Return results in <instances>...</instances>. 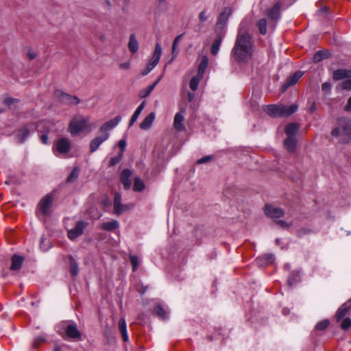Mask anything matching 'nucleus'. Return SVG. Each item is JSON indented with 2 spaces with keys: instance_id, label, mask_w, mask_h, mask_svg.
<instances>
[{
  "instance_id": "f257e3e1",
  "label": "nucleus",
  "mask_w": 351,
  "mask_h": 351,
  "mask_svg": "<svg viewBox=\"0 0 351 351\" xmlns=\"http://www.w3.org/2000/svg\"><path fill=\"white\" fill-rule=\"evenodd\" d=\"M249 23L247 20L241 22L232 56L238 62H247L254 53V45L252 36L247 32Z\"/></svg>"
},
{
  "instance_id": "f03ea898",
  "label": "nucleus",
  "mask_w": 351,
  "mask_h": 351,
  "mask_svg": "<svg viewBox=\"0 0 351 351\" xmlns=\"http://www.w3.org/2000/svg\"><path fill=\"white\" fill-rule=\"evenodd\" d=\"M298 108L297 104H291L290 106L273 104L265 106L263 110L269 117L276 118L289 117L295 113Z\"/></svg>"
},
{
  "instance_id": "7ed1b4c3",
  "label": "nucleus",
  "mask_w": 351,
  "mask_h": 351,
  "mask_svg": "<svg viewBox=\"0 0 351 351\" xmlns=\"http://www.w3.org/2000/svg\"><path fill=\"white\" fill-rule=\"evenodd\" d=\"M97 126V123L92 121L89 117H85L82 114L74 116L69 125L70 132L95 130Z\"/></svg>"
},
{
  "instance_id": "20e7f679",
  "label": "nucleus",
  "mask_w": 351,
  "mask_h": 351,
  "mask_svg": "<svg viewBox=\"0 0 351 351\" xmlns=\"http://www.w3.org/2000/svg\"><path fill=\"white\" fill-rule=\"evenodd\" d=\"M265 213L269 217L274 219L276 223L282 228H288L291 224V223H287L284 220H277L284 215L283 210L280 208L267 204L265 207Z\"/></svg>"
},
{
  "instance_id": "39448f33",
  "label": "nucleus",
  "mask_w": 351,
  "mask_h": 351,
  "mask_svg": "<svg viewBox=\"0 0 351 351\" xmlns=\"http://www.w3.org/2000/svg\"><path fill=\"white\" fill-rule=\"evenodd\" d=\"M56 122L53 121L43 120L38 123H32L26 126L23 132H50L56 129Z\"/></svg>"
},
{
  "instance_id": "423d86ee",
  "label": "nucleus",
  "mask_w": 351,
  "mask_h": 351,
  "mask_svg": "<svg viewBox=\"0 0 351 351\" xmlns=\"http://www.w3.org/2000/svg\"><path fill=\"white\" fill-rule=\"evenodd\" d=\"M53 200V196L50 194L45 195L40 199L36 211V215L39 218L45 217L50 213Z\"/></svg>"
},
{
  "instance_id": "0eeeda50",
  "label": "nucleus",
  "mask_w": 351,
  "mask_h": 351,
  "mask_svg": "<svg viewBox=\"0 0 351 351\" xmlns=\"http://www.w3.org/2000/svg\"><path fill=\"white\" fill-rule=\"evenodd\" d=\"M70 148V142L66 138H60L55 143L53 152L56 156H60L67 154Z\"/></svg>"
},
{
  "instance_id": "6e6552de",
  "label": "nucleus",
  "mask_w": 351,
  "mask_h": 351,
  "mask_svg": "<svg viewBox=\"0 0 351 351\" xmlns=\"http://www.w3.org/2000/svg\"><path fill=\"white\" fill-rule=\"evenodd\" d=\"M162 54V47L160 43H156L152 58L146 65V67L152 71L158 64Z\"/></svg>"
},
{
  "instance_id": "1a4fd4ad",
  "label": "nucleus",
  "mask_w": 351,
  "mask_h": 351,
  "mask_svg": "<svg viewBox=\"0 0 351 351\" xmlns=\"http://www.w3.org/2000/svg\"><path fill=\"white\" fill-rule=\"evenodd\" d=\"M55 97L62 103L76 105L80 103V99L75 97L68 95L60 90L55 92Z\"/></svg>"
},
{
  "instance_id": "9d476101",
  "label": "nucleus",
  "mask_w": 351,
  "mask_h": 351,
  "mask_svg": "<svg viewBox=\"0 0 351 351\" xmlns=\"http://www.w3.org/2000/svg\"><path fill=\"white\" fill-rule=\"evenodd\" d=\"M87 223L80 221H78L75 228L68 231V237L71 240H74L77 237H80L83 234L84 228L86 227Z\"/></svg>"
},
{
  "instance_id": "9b49d317",
  "label": "nucleus",
  "mask_w": 351,
  "mask_h": 351,
  "mask_svg": "<svg viewBox=\"0 0 351 351\" xmlns=\"http://www.w3.org/2000/svg\"><path fill=\"white\" fill-rule=\"evenodd\" d=\"M232 13V10L230 7H226L223 10L222 12L220 14L219 16L217 23V29H223L226 27L228 20L231 16Z\"/></svg>"
},
{
  "instance_id": "f8f14e48",
  "label": "nucleus",
  "mask_w": 351,
  "mask_h": 351,
  "mask_svg": "<svg viewBox=\"0 0 351 351\" xmlns=\"http://www.w3.org/2000/svg\"><path fill=\"white\" fill-rule=\"evenodd\" d=\"M280 3L277 2L271 9H269L267 12V14L272 21L271 25L274 28L277 21L280 19Z\"/></svg>"
},
{
  "instance_id": "ddd939ff",
  "label": "nucleus",
  "mask_w": 351,
  "mask_h": 351,
  "mask_svg": "<svg viewBox=\"0 0 351 351\" xmlns=\"http://www.w3.org/2000/svg\"><path fill=\"white\" fill-rule=\"evenodd\" d=\"M298 141L295 133H289L285 140L284 145L286 149L290 152H294L298 147Z\"/></svg>"
},
{
  "instance_id": "4468645a",
  "label": "nucleus",
  "mask_w": 351,
  "mask_h": 351,
  "mask_svg": "<svg viewBox=\"0 0 351 351\" xmlns=\"http://www.w3.org/2000/svg\"><path fill=\"white\" fill-rule=\"evenodd\" d=\"M121 120V116L117 115L113 119L106 121L101 127V132H108L114 129L120 123Z\"/></svg>"
},
{
  "instance_id": "2eb2a0df",
  "label": "nucleus",
  "mask_w": 351,
  "mask_h": 351,
  "mask_svg": "<svg viewBox=\"0 0 351 351\" xmlns=\"http://www.w3.org/2000/svg\"><path fill=\"white\" fill-rule=\"evenodd\" d=\"M108 138V133H102L100 136L93 138L90 143V152H95L100 145Z\"/></svg>"
},
{
  "instance_id": "dca6fc26",
  "label": "nucleus",
  "mask_w": 351,
  "mask_h": 351,
  "mask_svg": "<svg viewBox=\"0 0 351 351\" xmlns=\"http://www.w3.org/2000/svg\"><path fill=\"white\" fill-rule=\"evenodd\" d=\"M335 143H348L351 140V133H331Z\"/></svg>"
},
{
  "instance_id": "f3484780",
  "label": "nucleus",
  "mask_w": 351,
  "mask_h": 351,
  "mask_svg": "<svg viewBox=\"0 0 351 351\" xmlns=\"http://www.w3.org/2000/svg\"><path fill=\"white\" fill-rule=\"evenodd\" d=\"M302 73L298 71L295 73L292 76L288 77L285 83L282 86V91H285L289 87L295 84L302 77Z\"/></svg>"
},
{
  "instance_id": "a211bd4d",
  "label": "nucleus",
  "mask_w": 351,
  "mask_h": 351,
  "mask_svg": "<svg viewBox=\"0 0 351 351\" xmlns=\"http://www.w3.org/2000/svg\"><path fill=\"white\" fill-rule=\"evenodd\" d=\"M155 117V113L154 112H150L140 124V128L143 130H149L151 128Z\"/></svg>"
},
{
  "instance_id": "6ab92c4d",
  "label": "nucleus",
  "mask_w": 351,
  "mask_h": 351,
  "mask_svg": "<svg viewBox=\"0 0 351 351\" xmlns=\"http://www.w3.org/2000/svg\"><path fill=\"white\" fill-rule=\"evenodd\" d=\"M351 308V300L345 302L337 311L336 317L337 320L343 318Z\"/></svg>"
},
{
  "instance_id": "aec40b11",
  "label": "nucleus",
  "mask_w": 351,
  "mask_h": 351,
  "mask_svg": "<svg viewBox=\"0 0 351 351\" xmlns=\"http://www.w3.org/2000/svg\"><path fill=\"white\" fill-rule=\"evenodd\" d=\"M65 332L70 338H80L81 335L75 324L67 325L65 328Z\"/></svg>"
},
{
  "instance_id": "412c9836",
  "label": "nucleus",
  "mask_w": 351,
  "mask_h": 351,
  "mask_svg": "<svg viewBox=\"0 0 351 351\" xmlns=\"http://www.w3.org/2000/svg\"><path fill=\"white\" fill-rule=\"evenodd\" d=\"M132 175V171L129 169H124L121 174V181L125 189H129L131 186V182L130 177Z\"/></svg>"
},
{
  "instance_id": "4be33fe9",
  "label": "nucleus",
  "mask_w": 351,
  "mask_h": 351,
  "mask_svg": "<svg viewBox=\"0 0 351 351\" xmlns=\"http://www.w3.org/2000/svg\"><path fill=\"white\" fill-rule=\"evenodd\" d=\"M123 204H121V195L119 193H116L114 199V210L117 215L123 213Z\"/></svg>"
},
{
  "instance_id": "5701e85b",
  "label": "nucleus",
  "mask_w": 351,
  "mask_h": 351,
  "mask_svg": "<svg viewBox=\"0 0 351 351\" xmlns=\"http://www.w3.org/2000/svg\"><path fill=\"white\" fill-rule=\"evenodd\" d=\"M347 77H351V70L337 69L333 72V79L335 80H340Z\"/></svg>"
},
{
  "instance_id": "b1692460",
  "label": "nucleus",
  "mask_w": 351,
  "mask_h": 351,
  "mask_svg": "<svg viewBox=\"0 0 351 351\" xmlns=\"http://www.w3.org/2000/svg\"><path fill=\"white\" fill-rule=\"evenodd\" d=\"M274 261V256L271 254H267L256 259V264L261 267H263L268 263H271Z\"/></svg>"
},
{
  "instance_id": "393cba45",
  "label": "nucleus",
  "mask_w": 351,
  "mask_h": 351,
  "mask_svg": "<svg viewBox=\"0 0 351 351\" xmlns=\"http://www.w3.org/2000/svg\"><path fill=\"white\" fill-rule=\"evenodd\" d=\"M128 46L132 53H136L138 51L139 45L134 34H130Z\"/></svg>"
},
{
  "instance_id": "a878e982",
  "label": "nucleus",
  "mask_w": 351,
  "mask_h": 351,
  "mask_svg": "<svg viewBox=\"0 0 351 351\" xmlns=\"http://www.w3.org/2000/svg\"><path fill=\"white\" fill-rule=\"evenodd\" d=\"M154 313L162 319H167L168 318V311L160 304L155 305Z\"/></svg>"
},
{
  "instance_id": "bb28decb",
  "label": "nucleus",
  "mask_w": 351,
  "mask_h": 351,
  "mask_svg": "<svg viewBox=\"0 0 351 351\" xmlns=\"http://www.w3.org/2000/svg\"><path fill=\"white\" fill-rule=\"evenodd\" d=\"M118 327L120 332L122 335L123 340L126 342L129 340V337L127 332L126 322L124 318H121L119 321Z\"/></svg>"
},
{
  "instance_id": "cd10ccee",
  "label": "nucleus",
  "mask_w": 351,
  "mask_h": 351,
  "mask_svg": "<svg viewBox=\"0 0 351 351\" xmlns=\"http://www.w3.org/2000/svg\"><path fill=\"white\" fill-rule=\"evenodd\" d=\"M23 258L22 256L14 255L12 258V265L10 267L11 270L17 271L19 270L22 266Z\"/></svg>"
},
{
  "instance_id": "c85d7f7f",
  "label": "nucleus",
  "mask_w": 351,
  "mask_h": 351,
  "mask_svg": "<svg viewBox=\"0 0 351 351\" xmlns=\"http://www.w3.org/2000/svg\"><path fill=\"white\" fill-rule=\"evenodd\" d=\"M119 226L118 221L112 219L110 221L104 222L101 223V227L103 230L107 231H113L116 230Z\"/></svg>"
},
{
  "instance_id": "c756f323",
  "label": "nucleus",
  "mask_w": 351,
  "mask_h": 351,
  "mask_svg": "<svg viewBox=\"0 0 351 351\" xmlns=\"http://www.w3.org/2000/svg\"><path fill=\"white\" fill-rule=\"evenodd\" d=\"M146 105L145 101H143L136 109L134 114H132L130 121V125H132L138 119L140 114H141L143 110L144 109L145 106Z\"/></svg>"
},
{
  "instance_id": "7c9ffc66",
  "label": "nucleus",
  "mask_w": 351,
  "mask_h": 351,
  "mask_svg": "<svg viewBox=\"0 0 351 351\" xmlns=\"http://www.w3.org/2000/svg\"><path fill=\"white\" fill-rule=\"evenodd\" d=\"M69 261L70 273L73 276H76L79 272L78 265L73 257L71 256L69 257Z\"/></svg>"
},
{
  "instance_id": "2f4dec72",
  "label": "nucleus",
  "mask_w": 351,
  "mask_h": 351,
  "mask_svg": "<svg viewBox=\"0 0 351 351\" xmlns=\"http://www.w3.org/2000/svg\"><path fill=\"white\" fill-rule=\"evenodd\" d=\"M221 42L222 36H217V37L214 40L213 43L211 46L210 51L213 55H217L218 53Z\"/></svg>"
},
{
  "instance_id": "473e14b6",
  "label": "nucleus",
  "mask_w": 351,
  "mask_h": 351,
  "mask_svg": "<svg viewBox=\"0 0 351 351\" xmlns=\"http://www.w3.org/2000/svg\"><path fill=\"white\" fill-rule=\"evenodd\" d=\"M184 121V117L182 112H178L176 114L174 117L173 125L176 130H180L182 129V122Z\"/></svg>"
},
{
  "instance_id": "72a5a7b5",
  "label": "nucleus",
  "mask_w": 351,
  "mask_h": 351,
  "mask_svg": "<svg viewBox=\"0 0 351 351\" xmlns=\"http://www.w3.org/2000/svg\"><path fill=\"white\" fill-rule=\"evenodd\" d=\"M208 58H207V56H204L202 58V60L199 65L198 71H197V74L200 77H203L205 70L208 66Z\"/></svg>"
},
{
  "instance_id": "f704fd0d",
  "label": "nucleus",
  "mask_w": 351,
  "mask_h": 351,
  "mask_svg": "<svg viewBox=\"0 0 351 351\" xmlns=\"http://www.w3.org/2000/svg\"><path fill=\"white\" fill-rule=\"evenodd\" d=\"M267 22L265 19H261L256 22V26L258 28L259 32L265 35L267 34Z\"/></svg>"
},
{
  "instance_id": "c9c22d12",
  "label": "nucleus",
  "mask_w": 351,
  "mask_h": 351,
  "mask_svg": "<svg viewBox=\"0 0 351 351\" xmlns=\"http://www.w3.org/2000/svg\"><path fill=\"white\" fill-rule=\"evenodd\" d=\"M154 89V85H149V86H147L146 88L141 89L138 92V96L141 99L145 98L151 94V93L152 92V90Z\"/></svg>"
},
{
  "instance_id": "e433bc0d",
  "label": "nucleus",
  "mask_w": 351,
  "mask_h": 351,
  "mask_svg": "<svg viewBox=\"0 0 351 351\" xmlns=\"http://www.w3.org/2000/svg\"><path fill=\"white\" fill-rule=\"evenodd\" d=\"M330 53L328 51H317L313 56V61L315 62H318L323 59L328 57Z\"/></svg>"
},
{
  "instance_id": "4c0bfd02",
  "label": "nucleus",
  "mask_w": 351,
  "mask_h": 351,
  "mask_svg": "<svg viewBox=\"0 0 351 351\" xmlns=\"http://www.w3.org/2000/svg\"><path fill=\"white\" fill-rule=\"evenodd\" d=\"M203 77H200L198 74L195 76H193L190 82H189V87L192 90H196L197 87H198V84H199V82L200 81V80Z\"/></svg>"
},
{
  "instance_id": "58836bf2",
  "label": "nucleus",
  "mask_w": 351,
  "mask_h": 351,
  "mask_svg": "<svg viewBox=\"0 0 351 351\" xmlns=\"http://www.w3.org/2000/svg\"><path fill=\"white\" fill-rule=\"evenodd\" d=\"M145 189V184L141 179L135 178L134 184V191H142Z\"/></svg>"
},
{
  "instance_id": "ea45409f",
  "label": "nucleus",
  "mask_w": 351,
  "mask_h": 351,
  "mask_svg": "<svg viewBox=\"0 0 351 351\" xmlns=\"http://www.w3.org/2000/svg\"><path fill=\"white\" fill-rule=\"evenodd\" d=\"M80 169L78 167H75L71 172L70 175L67 178V182H72L75 180L80 174Z\"/></svg>"
},
{
  "instance_id": "a19ab883",
  "label": "nucleus",
  "mask_w": 351,
  "mask_h": 351,
  "mask_svg": "<svg viewBox=\"0 0 351 351\" xmlns=\"http://www.w3.org/2000/svg\"><path fill=\"white\" fill-rule=\"evenodd\" d=\"M182 38V34L178 35L176 37L173 45H172V60L176 58L177 56V53L176 52V49L177 46L178 45L180 41Z\"/></svg>"
},
{
  "instance_id": "79ce46f5",
  "label": "nucleus",
  "mask_w": 351,
  "mask_h": 351,
  "mask_svg": "<svg viewBox=\"0 0 351 351\" xmlns=\"http://www.w3.org/2000/svg\"><path fill=\"white\" fill-rule=\"evenodd\" d=\"M300 129V125L297 123H291L285 128V132H297Z\"/></svg>"
},
{
  "instance_id": "37998d69",
  "label": "nucleus",
  "mask_w": 351,
  "mask_h": 351,
  "mask_svg": "<svg viewBox=\"0 0 351 351\" xmlns=\"http://www.w3.org/2000/svg\"><path fill=\"white\" fill-rule=\"evenodd\" d=\"M329 325V320L328 319H324L320 322H319L316 326L315 328L318 330H323L326 329Z\"/></svg>"
},
{
  "instance_id": "c03bdc74",
  "label": "nucleus",
  "mask_w": 351,
  "mask_h": 351,
  "mask_svg": "<svg viewBox=\"0 0 351 351\" xmlns=\"http://www.w3.org/2000/svg\"><path fill=\"white\" fill-rule=\"evenodd\" d=\"M4 104L8 106L9 107H11L14 106L15 104L19 102V100L14 99L12 97L6 96L3 98V101Z\"/></svg>"
},
{
  "instance_id": "a18cd8bd",
  "label": "nucleus",
  "mask_w": 351,
  "mask_h": 351,
  "mask_svg": "<svg viewBox=\"0 0 351 351\" xmlns=\"http://www.w3.org/2000/svg\"><path fill=\"white\" fill-rule=\"evenodd\" d=\"M130 261L132 265L133 271H135L138 267V259L136 256H130Z\"/></svg>"
},
{
  "instance_id": "49530a36",
  "label": "nucleus",
  "mask_w": 351,
  "mask_h": 351,
  "mask_svg": "<svg viewBox=\"0 0 351 351\" xmlns=\"http://www.w3.org/2000/svg\"><path fill=\"white\" fill-rule=\"evenodd\" d=\"M29 133H19L17 136V142L23 143L29 136Z\"/></svg>"
},
{
  "instance_id": "de8ad7c7",
  "label": "nucleus",
  "mask_w": 351,
  "mask_h": 351,
  "mask_svg": "<svg viewBox=\"0 0 351 351\" xmlns=\"http://www.w3.org/2000/svg\"><path fill=\"white\" fill-rule=\"evenodd\" d=\"M45 341V337H43V336H38L37 337H36L34 339L32 346H33L34 348H36V347H38V346L40 343L44 342Z\"/></svg>"
},
{
  "instance_id": "09e8293b",
  "label": "nucleus",
  "mask_w": 351,
  "mask_h": 351,
  "mask_svg": "<svg viewBox=\"0 0 351 351\" xmlns=\"http://www.w3.org/2000/svg\"><path fill=\"white\" fill-rule=\"evenodd\" d=\"M213 160V156H204V157L199 158L197 161V162L198 164H204V163L209 162H210Z\"/></svg>"
},
{
  "instance_id": "8fccbe9b",
  "label": "nucleus",
  "mask_w": 351,
  "mask_h": 351,
  "mask_svg": "<svg viewBox=\"0 0 351 351\" xmlns=\"http://www.w3.org/2000/svg\"><path fill=\"white\" fill-rule=\"evenodd\" d=\"M351 326V319L347 317L346 318L341 324V328L343 330H347Z\"/></svg>"
},
{
  "instance_id": "3c124183",
  "label": "nucleus",
  "mask_w": 351,
  "mask_h": 351,
  "mask_svg": "<svg viewBox=\"0 0 351 351\" xmlns=\"http://www.w3.org/2000/svg\"><path fill=\"white\" fill-rule=\"evenodd\" d=\"M331 89V84L329 82H324L322 85V90L326 93L328 94Z\"/></svg>"
},
{
  "instance_id": "603ef678",
  "label": "nucleus",
  "mask_w": 351,
  "mask_h": 351,
  "mask_svg": "<svg viewBox=\"0 0 351 351\" xmlns=\"http://www.w3.org/2000/svg\"><path fill=\"white\" fill-rule=\"evenodd\" d=\"M122 156H123L122 153H120L118 156L111 158V160L110 161V165L111 166H114V165H117V163L119 162Z\"/></svg>"
},
{
  "instance_id": "864d4df0",
  "label": "nucleus",
  "mask_w": 351,
  "mask_h": 351,
  "mask_svg": "<svg viewBox=\"0 0 351 351\" xmlns=\"http://www.w3.org/2000/svg\"><path fill=\"white\" fill-rule=\"evenodd\" d=\"M342 88L345 90H351V79L344 81L342 83Z\"/></svg>"
},
{
  "instance_id": "5fc2aeb1",
  "label": "nucleus",
  "mask_w": 351,
  "mask_h": 351,
  "mask_svg": "<svg viewBox=\"0 0 351 351\" xmlns=\"http://www.w3.org/2000/svg\"><path fill=\"white\" fill-rule=\"evenodd\" d=\"M26 56L28 59L33 60L36 57V53L32 49H29L26 53Z\"/></svg>"
},
{
  "instance_id": "6e6d98bb",
  "label": "nucleus",
  "mask_w": 351,
  "mask_h": 351,
  "mask_svg": "<svg viewBox=\"0 0 351 351\" xmlns=\"http://www.w3.org/2000/svg\"><path fill=\"white\" fill-rule=\"evenodd\" d=\"M119 146L121 149V153L123 154L126 147V141L125 139H121L119 143Z\"/></svg>"
},
{
  "instance_id": "4d7b16f0",
  "label": "nucleus",
  "mask_w": 351,
  "mask_h": 351,
  "mask_svg": "<svg viewBox=\"0 0 351 351\" xmlns=\"http://www.w3.org/2000/svg\"><path fill=\"white\" fill-rule=\"evenodd\" d=\"M119 67L122 70H128L130 68V62H125L120 64Z\"/></svg>"
},
{
  "instance_id": "13d9d810",
  "label": "nucleus",
  "mask_w": 351,
  "mask_h": 351,
  "mask_svg": "<svg viewBox=\"0 0 351 351\" xmlns=\"http://www.w3.org/2000/svg\"><path fill=\"white\" fill-rule=\"evenodd\" d=\"M40 249L43 250V251H47L49 247L50 246H45V244H44V237H43L40 239Z\"/></svg>"
},
{
  "instance_id": "bf43d9fd",
  "label": "nucleus",
  "mask_w": 351,
  "mask_h": 351,
  "mask_svg": "<svg viewBox=\"0 0 351 351\" xmlns=\"http://www.w3.org/2000/svg\"><path fill=\"white\" fill-rule=\"evenodd\" d=\"M199 19L201 22H204L207 20V16L204 11L199 13Z\"/></svg>"
},
{
  "instance_id": "052dcab7",
  "label": "nucleus",
  "mask_w": 351,
  "mask_h": 351,
  "mask_svg": "<svg viewBox=\"0 0 351 351\" xmlns=\"http://www.w3.org/2000/svg\"><path fill=\"white\" fill-rule=\"evenodd\" d=\"M344 110L348 112H351V97L348 99L347 104L344 107Z\"/></svg>"
},
{
  "instance_id": "680f3d73",
  "label": "nucleus",
  "mask_w": 351,
  "mask_h": 351,
  "mask_svg": "<svg viewBox=\"0 0 351 351\" xmlns=\"http://www.w3.org/2000/svg\"><path fill=\"white\" fill-rule=\"evenodd\" d=\"M134 206L133 204H123V213L132 209Z\"/></svg>"
},
{
  "instance_id": "e2e57ef3",
  "label": "nucleus",
  "mask_w": 351,
  "mask_h": 351,
  "mask_svg": "<svg viewBox=\"0 0 351 351\" xmlns=\"http://www.w3.org/2000/svg\"><path fill=\"white\" fill-rule=\"evenodd\" d=\"M41 141L43 144H47L48 143V136L47 134H43L40 136Z\"/></svg>"
},
{
  "instance_id": "0e129e2a",
  "label": "nucleus",
  "mask_w": 351,
  "mask_h": 351,
  "mask_svg": "<svg viewBox=\"0 0 351 351\" xmlns=\"http://www.w3.org/2000/svg\"><path fill=\"white\" fill-rule=\"evenodd\" d=\"M149 72H151L147 67H145L143 70H142L141 74L143 76L147 75Z\"/></svg>"
},
{
  "instance_id": "69168bd1",
  "label": "nucleus",
  "mask_w": 351,
  "mask_h": 351,
  "mask_svg": "<svg viewBox=\"0 0 351 351\" xmlns=\"http://www.w3.org/2000/svg\"><path fill=\"white\" fill-rule=\"evenodd\" d=\"M194 99V95L191 93H188V100L192 101Z\"/></svg>"
},
{
  "instance_id": "338daca9",
  "label": "nucleus",
  "mask_w": 351,
  "mask_h": 351,
  "mask_svg": "<svg viewBox=\"0 0 351 351\" xmlns=\"http://www.w3.org/2000/svg\"><path fill=\"white\" fill-rule=\"evenodd\" d=\"M98 38L101 42H104L106 40V36L102 34L98 36Z\"/></svg>"
},
{
  "instance_id": "774afa93",
  "label": "nucleus",
  "mask_w": 351,
  "mask_h": 351,
  "mask_svg": "<svg viewBox=\"0 0 351 351\" xmlns=\"http://www.w3.org/2000/svg\"><path fill=\"white\" fill-rule=\"evenodd\" d=\"M162 79V76H160L157 80L156 81L152 84V85H154V88L156 87V86L158 84V82L160 81V80Z\"/></svg>"
}]
</instances>
